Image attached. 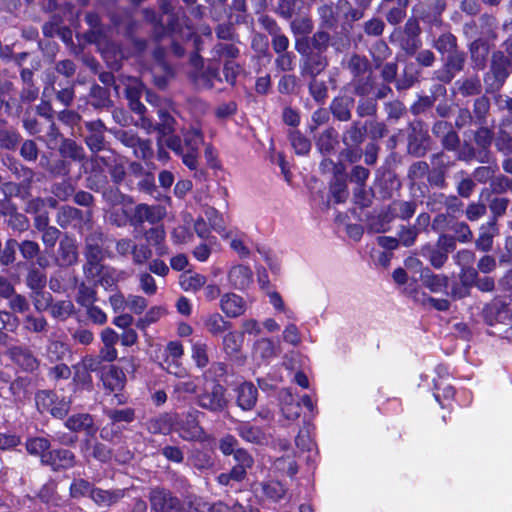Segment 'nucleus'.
I'll use <instances>...</instances> for the list:
<instances>
[{
    "label": "nucleus",
    "instance_id": "f257e3e1",
    "mask_svg": "<svg viewBox=\"0 0 512 512\" xmlns=\"http://www.w3.org/2000/svg\"><path fill=\"white\" fill-rule=\"evenodd\" d=\"M165 143L167 147L181 156L183 163L189 169L197 168L199 148L203 143V135L199 129L191 128L184 133V145L178 137H168Z\"/></svg>",
    "mask_w": 512,
    "mask_h": 512
},
{
    "label": "nucleus",
    "instance_id": "f03ea898",
    "mask_svg": "<svg viewBox=\"0 0 512 512\" xmlns=\"http://www.w3.org/2000/svg\"><path fill=\"white\" fill-rule=\"evenodd\" d=\"M151 509L155 512H181V504L169 490L156 487L149 495Z\"/></svg>",
    "mask_w": 512,
    "mask_h": 512
},
{
    "label": "nucleus",
    "instance_id": "7ed1b4c3",
    "mask_svg": "<svg viewBox=\"0 0 512 512\" xmlns=\"http://www.w3.org/2000/svg\"><path fill=\"white\" fill-rule=\"evenodd\" d=\"M225 389L215 382H208L205 391L199 396V405L211 411H220L225 408L227 400L224 395Z\"/></svg>",
    "mask_w": 512,
    "mask_h": 512
},
{
    "label": "nucleus",
    "instance_id": "20e7f679",
    "mask_svg": "<svg viewBox=\"0 0 512 512\" xmlns=\"http://www.w3.org/2000/svg\"><path fill=\"white\" fill-rule=\"evenodd\" d=\"M56 400V394L51 391H41L36 395V404L39 409L48 410L54 417L62 418L68 413L70 401L62 399L57 402Z\"/></svg>",
    "mask_w": 512,
    "mask_h": 512
},
{
    "label": "nucleus",
    "instance_id": "39448f33",
    "mask_svg": "<svg viewBox=\"0 0 512 512\" xmlns=\"http://www.w3.org/2000/svg\"><path fill=\"white\" fill-rule=\"evenodd\" d=\"M115 201L109 210V220L117 226H123L128 221L131 222V213L133 210V202L123 195H114Z\"/></svg>",
    "mask_w": 512,
    "mask_h": 512
},
{
    "label": "nucleus",
    "instance_id": "423d86ee",
    "mask_svg": "<svg viewBox=\"0 0 512 512\" xmlns=\"http://www.w3.org/2000/svg\"><path fill=\"white\" fill-rule=\"evenodd\" d=\"M220 309L228 318H237L246 312L247 303L240 295L228 292L220 298Z\"/></svg>",
    "mask_w": 512,
    "mask_h": 512
},
{
    "label": "nucleus",
    "instance_id": "0eeeda50",
    "mask_svg": "<svg viewBox=\"0 0 512 512\" xmlns=\"http://www.w3.org/2000/svg\"><path fill=\"white\" fill-rule=\"evenodd\" d=\"M163 216L164 210L160 206H148L146 204L133 205L131 223L136 225L147 221L154 224L160 221Z\"/></svg>",
    "mask_w": 512,
    "mask_h": 512
},
{
    "label": "nucleus",
    "instance_id": "6e6552de",
    "mask_svg": "<svg viewBox=\"0 0 512 512\" xmlns=\"http://www.w3.org/2000/svg\"><path fill=\"white\" fill-rule=\"evenodd\" d=\"M167 358L162 364L168 373L176 376H183L184 369L180 367L178 361L184 354L183 345L179 341H170L166 346Z\"/></svg>",
    "mask_w": 512,
    "mask_h": 512
},
{
    "label": "nucleus",
    "instance_id": "1a4fd4ad",
    "mask_svg": "<svg viewBox=\"0 0 512 512\" xmlns=\"http://www.w3.org/2000/svg\"><path fill=\"white\" fill-rule=\"evenodd\" d=\"M157 113L159 117V123L156 127L152 125V122L149 119L143 116L140 119L142 127L147 131H151L152 129L157 130L161 138L169 136L175 130L174 118L170 115L169 112L162 108H160Z\"/></svg>",
    "mask_w": 512,
    "mask_h": 512
},
{
    "label": "nucleus",
    "instance_id": "9d476101",
    "mask_svg": "<svg viewBox=\"0 0 512 512\" xmlns=\"http://www.w3.org/2000/svg\"><path fill=\"white\" fill-rule=\"evenodd\" d=\"M42 463L50 465L54 470L68 469L74 466L75 456L66 449L54 450L42 455Z\"/></svg>",
    "mask_w": 512,
    "mask_h": 512
},
{
    "label": "nucleus",
    "instance_id": "9b49d317",
    "mask_svg": "<svg viewBox=\"0 0 512 512\" xmlns=\"http://www.w3.org/2000/svg\"><path fill=\"white\" fill-rule=\"evenodd\" d=\"M228 281L233 288L245 290L253 281L252 271L243 265L233 266L228 272Z\"/></svg>",
    "mask_w": 512,
    "mask_h": 512
},
{
    "label": "nucleus",
    "instance_id": "f8f14e48",
    "mask_svg": "<svg viewBox=\"0 0 512 512\" xmlns=\"http://www.w3.org/2000/svg\"><path fill=\"white\" fill-rule=\"evenodd\" d=\"M102 382L110 392L121 391L126 383V376L122 369L116 366H110L102 375Z\"/></svg>",
    "mask_w": 512,
    "mask_h": 512
},
{
    "label": "nucleus",
    "instance_id": "ddd939ff",
    "mask_svg": "<svg viewBox=\"0 0 512 512\" xmlns=\"http://www.w3.org/2000/svg\"><path fill=\"white\" fill-rule=\"evenodd\" d=\"M10 358L26 371H33L38 366L37 359L26 348L15 346L9 350Z\"/></svg>",
    "mask_w": 512,
    "mask_h": 512
},
{
    "label": "nucleus",
    "instance_id": "4468645a",
    "mask_svg": "<svg viewBox=\"0 0 512 512\" xmlns=\"http://www.w3.org/2000/svg\"><path fill=\"white\" fill-rule=\"evenodd\" d=\"M257 401V389L249 382L240 384L237 388V402L243 410H250Z\"/></svg>",
    "mask_w": 512,
    "mask_h": 512
},
{
    "label": "nucleus",
    "instance_id": "2eb2a0df",
    "mask_svg": "<svg viewBox=\"0 0 512 512\" xmlns=\"http://www.w3.org/2000/svg\"><path fill=\"white\" fill-rule=\"evenodd\" d=\"M281 411L288 420H295L300 416L301 407L298 401H295L289 389L280 393Z\"/></svg>",
    "mask_w": 512,
    "mask_h": 512
},
{
    "label": "nucleus",
    "instance_id": "dca6fc26",
    "mask_svg": "<svg viewBox=\"0 0 512 512\" xmlns=\"http://www.w3.org/2000/svg\"><path fill=\"white\" fill-rule=\"evenodd\" d=\"M86 256L90 265L89 273L92 275L99 274V262L104 258V252L96 239H88Z\"/></svg>",
    "mask_w": 512,
    "mask_h": 512
},
{
    "label": "nucleus",
    "instance_id": "f3484780",
    "mask_svg": "<svg viewBox=\"0 0 512 512\" xmlns=\"http://www.w3.org/2000/svg\"><path fill=\"white\" fill-rule=\"evenodd\" d=\"M179 434L185 440L202 439L203 430L199 426L194 415L189 414L185 421L180 424Z\"/></svg>",
    "mask_w": 512,
    "mask_h": 512
},
{
    "label": "nucleus",
    "instance_id": "a211bd4d",
    "mask_svg": "<svg viewBox=\"0 0 512 512\" xmlns=\"http://www.w3.org/2000/svg\"><path fill=\"white\" fill-rule=\"evenodd\" d=\"M277 355L275 343L269 338H261L254 344L253 356L257 360L268 361Z\"/></svg>",
    "mask_w": 512,
    "mask_h": 512
},
{
    "label": "nucleus",
    "instance_id": "6ab92c4d",
    "mask_svg": "<svg viewBox=\"0 0 512 512\" xmlns=\"http://www.w3.org/2000/svg\"><path fill=\"white\" fill-rule=\"evenodd\" d=\"M180 286L188 292H196L204 287L206 277L202 274L187 271L181 274L179 279Z\"/></svg>",
    "mask_w": 512,
    "mask_h": 512
},
{
    "label": "nucleus",
    "instance_id": "aec40b11",
    "mask_svg": "<svg viewBox=\"0 0 512 512\" xmlns=\"http://www.w3.org/2000/svg\"><path fill=\"white\" fill-rule=\"evenodd\" d=\"M204 217L208 220L210 227L219 233L222 237H229L224 217L218 213L213 207H206L203 212Z\"/></svg>",
    "mask_w": 512,
    "mask_h": 512
},
{
    "label": "nucleus",
    "instance_id": "412c9836",
    "mask_svg": "<svg viewBox=\"0 0 512 512\" xmlns=\"http://www.w3.org/2000/svg\"><path fill=\"white\" fill-rule=\"evenodd\" d=\"M421 278L424 286L433 293L443 292L448 287L449 280L445 275L425 272L422 274Z\"/></svg>",
    "mask_w": 512,
    "mask_h": 512
},
{
    "label": "nucleus",
    "instance_id": "4be33fe9",
    "mask_svg": "<svg viewBox=\"0 0 512 512\" xmlns=\"http://www.w3.org/2000/svg\"><path fill=\"white\" fill-rule=\"evenodd\" d=\"M237 431L243 440L250 443L261 444L265 440V434L262 430L248 422L239 424Z\"/></svg>",
    "mask_w": 512,
    "mask_h": 512
},
{
    "label": "nucleus",
    "instance_id": "5701e85b",
    "mask_svg": "<svg viewBox=\"0 0 512 512\" xmlns=\"http://www.w3.org/2000/svg\"><path fill=\"white\" fill-rule=\"evenodd\" d=\"M204 325L210 334L219 335L228 329L230 323L219 313H212L204 318Z\"/></svg>",
    "mask_w": 512,
    "mask_h": 512
},
{
    "label": "nucleus",
    "instance_id": "b1692460",
    "mask_svg": "<svg viewBox=\"0 0 512 512\" xmlns=\"http://www.w3.org/2000/svg\"><path fill=\"white\" fill-rule=\"evenodd\" d=\"M191 357L197 367L204 368L209 363L208 345L200 340L192 341Z\"/></svg>",
    "mask_w": 512,
    "mask_h": 512
},
{
    "label": "nucleus",
    "instance_id": "393cba45",
    "mask_svg": "<svg viewBox=\"0 0 512 512\" xmlns=\"http://www.w3.org/2000/svg\"><path fill=\"white\" fill-rule=\"evenodd\" d=\"M172 428V418L169 415H160L147 422V429L153 434H167Z\"/></svg>",
    "mask_w": 512,
    "mask_h": 512
},
{
    "label": "nucleus",
    "instance_id": "a878e982",
    "mask_svg": "<svg viewBox=\"0 0 512 512\" xmlns=\"http://www.w3.org/2000/svg\"><path fill=\"white\" fill-rule=\"evenodd\" d=\"M434 382V397L442 407H445V401H450L455 395V390L448 382L439 383L436 380Z\"/></svg>",
    "mask_w": 512,
    "mask_h": 512
},
{
    "label": "nucleus",
    "instance_id": "bb28decb",
    "mask_svg": "<svg viewBox=\"0 0 512 512\" xmlns=\"http://www.w3.org/2000/svg\"><path fill=\"white\" fill-rule=\"evenodd\" d=\"M188 512H229V506L224 503L209 505L200 498L191 502Z\"/></svg>",
    "mask_w": 512,
    "mask_h": 512
},
{
    "label": "nucleus",
    "instance_id": "cd10ccee",
    "mask_svg": "<svg viewBox=\"0 0 512 512\" xmlns=\"http://www.w3.org/2000/svg\"><path fill=\"white\" fill-rule=\"evenodd\" d=\"M90 497L99 505L109 506L122 497V492H110L107 490L93 489L91 491Z\"/></svg>",
    "mask_w": 512,
    "mask_h": 512
},
{
    "label": "nucleus",
    "instance_id": "c85d7f7f",
    "mask_svg": "<svg viewBox=\"0 0 512 512\" xmlns=\"http://www.w3.org/2000/svg\"><path fill=\"white\" fill-rule=\"evenodd\" d=\"M228 234H230V236L224 238L230 239V247L240 257H247L250 254V250L247 246L245 236L243 234L234 233L233 231H228Z\"/></svg>",
    "mask_w": 512,
    "mask_h": 512
},
{
    "label": "nucleus",
    "instance_id": "c756f323",
    "mask_svg": "<svg viewBox=\"0 0 512 512\" xmlns=\"http://www.w3.org/2000/svg\"><path fill=\"white\" fill-rule=\"evenodd\" d=\"M66 427L72 431L89 429L92 426V418L88 414H77L68 418Z\"/></svg>",
    "mask_w": 512,
    "mask_h": 512
},
{
    "label": "nucleus",
    "instance_id": "7c9ffc66",
    "mask_svg": "<svg viewBox=\"0 0 512 512\" xmlns=\"http://www.w3.org/2000/svg\"><path fill=\"white\" fill-rule=\"evenodd\" d=\"M269 303L273 306L276 312L283 313L287 319H294V312L288 308L283 298L278 292L272 291L268 293Z\"/></svg>",
    "mask_w": 512,
    "mask_h": 512
},
{
    "label": "nucleus",
    "instance_id": "2f4dec72",
    "mask_svg": "<svg viewBox=\"0 0 512 512\" xmlns=\"http://www.w3.org/2000/svg\"><path fill=\"white\" fill-rule=\"evenodd\" d=\"M50 447V443L47 439L36 437L30 438L26 442V449L32 455H46V450Z\"/></svg>",
    "mask_w": 512,
    "mask_h": 512
},
{
    "label": "nucleus",
    "instance_id": "473e14b6",
    "mask_svg": "<svg viewBox=\"0 0 512 512\" xmlns=\"http://www.w3.org/2000/svg\"><path fill=\"white\" fill-rule=\"evenodd\" d=\"M263 494L273 501L280 500L285 494V488L278 481H269L262 485Z\"/></svg>",
    "mask_w": 512,
    "mask_h": 512
},
{
    "label": "nucleus",
    "instance_id": "72a5a7b5",
    "mask_svg": "<svg viewBox=\"0 0 512 512\" xmlns=\"http://www.w3.org/2000/svg\"><path fill=\"white\" fill-rule=\"evenodd\" d=\"M243 339L237 332H229L223 338V347L226 353L233 354L239 351Z\"/></svg>",
    "mask_w": 512,
    "mask_h": 512
},
{
    "label": "nucleus",
    "instance_id": "f704fd0d",
    "mask_svg": "<svg viewBox=\"0 0 512 512\" xmlns=\"http://www.w3.org/2000/svg\"><path fill=\"white\" fill-rule=\"evenodd\" d=\"M129 255L132 256L135 264H143L151 257L152 252L148 246L137 245L132 241V247L129 249Z\"/></svg>",
    "mask_w": 512,
    "mask_h": 512
},
{
    "label": "nucleus",
    "instance_id": "c9c22d12",
    "mask_svg": "<svg viewBox=\"0 0 512 512\" xmlns=\"http://www.w3.org/2000/svg\"><path fill=\"white\" fill-rule=\"evenodd\" d=\"M290 141L297 154H307L310 150L311 144L309 140L298 132L290 134Z\"/></svg>",
    "mask_w": 512,
    "mask_h": 512
},
{
    "label": "nucleus",
    "instance_id": "e433bc0d",
    "mask_svg": "<svg viewBox=\"0 0 512 512\" xmlns=\"http://www.w3.org/2000/svg\"><path fill=\"white\" fill-rule=\"evenodd\" d=\"M283 340L293 346H298L301 343V334L298 327L293 324H287L282 333Z\"/></svg>",
    "mask_w": 512,
    "mask_h": 512
},
{
    "label": "nucleus",
    "instance_id": "4c0bfd02",
    "mask_svg": "<svg viewBox=\"0 0 512 512\" xmlns=\"http://www.w3.org/2000/svg\"><path fill=\"white\" fill-rule=\"evenodd\" d=\"M67 352V347L64 343L59 341H52L47 348V357L50 361L61 360Z\"/></svg>",
    "mask_w": 512,
    "mask_h": 512
},
{
    "label": "nucleus",
    "instance_id": "58836bf2",
    "mask_svg": "<svg viewBox=\"0 0 512 512\" xmlns=\"http://www.w3.org/2000/svg\"><path fill=\"white\" fill-rule=\"evenodd\" d=\"M108 417L112 422H126L130 423L134 420V410L130 408H125L121 410H110L108 411Z\"/></svg>",
    "mask_w": 512,
    "mask_h": 512
},
{
    "label": "nucleus",
    "instance_id": "ea45409f",
    "mask_svg": "<svg viewBox=\"0 0 512 512\" xmlns=\"http://www.w3.org/2000/svg\"><path fill=\"white\" fill-rule=\"evenodd\" d=\"M95 300V292L92 288L82 284L78 288L77 302L84 307H89Z\"/></svg>",
    "mask_w": 512,
    "mask_h": 512
},
{
    "label": "nucleus",
    "instance_id": "a19ab883",
    "mask_svg": "<svg viewBox=\"0 0 512 512\" xmlns=\"http://www.w3.org/2000/svg\"><path fill=\"white\" fill-rule=\"evenodd\" d=\"M237 111V105L233 101H229L226 103H221L215 109V116L220 120H225L232 115H234Z\"/></svg>",
    "mask_w": 512,
    "mask_h": 512
},
{
    "label": "nucleus",
    "instance_id": "79ce46f5",
    "mask_svg": "<svg viewBox=\"0 0 512 512\" xmlns=\"http://www.w3.org/2000/svg\"><path fill=\"white\" fill-rule=\"evenodd\" d=\"M296 446L301 451H308L310 452L314 446L313 441L310 437V433L308 429L304 428L301 429L296 437L295 440Z\"/></svg>",
    "mask_w": 512,
    "mask_h": 512
},
{
    "label": "nucleus",
    "instance_id": "37998d69",
    "mask_svg": "<svg viewBox=\"0 0 512 512\" xmlns=\"http://www.w3.org/2000/svg\"><path fill=\"white\" fill-rule=\"evenodd\" d=\"M92 490L90 483L83 479L75 480L70 487V492L73 497L90 495Z\"/></svg>",
    "mask_w": 512,
    "mask_h": 512
},
{
    "label": "nucleus",
    "instance_id": "c03bdc74",
    "mask_svg": "<svg viewBox=\"0 0 512 512\" xmlns=\"http://www.w3.org/2000/svg\"><path fill=\"white\" fill-rule=\"evenodd\" d=\"M326 65L327 62L324 58L315 56L308 59L306 69L310 75L316 76L326 67Z\"/></svg>",
    "mask_w": 512,
    "mask_h": 512
},
{
    "label": "nucleus",
    "instance_id": "a18cd8bd",
    "mask_svg": "<svg viewBox=\"0 0 512 512\" xmlns=\"http://www.w3.org/2000/svg\"><path fill=\"white\" fill-rule=\"evenodd\" d=\"M140 287L147 295H153L157 291V286L154 278L148 273H141L139 276Z\"/></svg>",
    "mask_w": 512,
    "mask_h": 512
},
{
    "label": "nucleus",
    "instance_id": "49530a36",
    "mask_svg": "<svg viewBox=\"0 0 512 512\" xmlns=\"http://www.w3.org/2000/svg\"><path fill=\"white\" fill-rule=\"evenodd\" d=\"M331 193L337 203L344 202L348 197L346 184L338 180L335 181L331 185Z\"/></svg>",
    "mask_w": 512,
    "mask_h": 512
},
{
    "label": "nucleus",
    "instance_id": "de8ad7c7",
    "mask_svg": "<svg viewBox=\"0 0 512 512\" xmlns=\"http://www.w3.org/2000/svg\"><path fill=\"white\" fill-rule=\"evenodd\" d=\"M198 383L199 379H187L184 381H179L175 385V392L179 393L180 395L195 393Z\"/></svg>",
    "mask_w": 512,
    "mask_h": 512
},
{
    "label": "nucleus",
    "instance_id": "09e8293b",
    "mask_svg": "<svg viewBox=\"0 0 512 512\" xmlns=\"http://www.w3.org/2000/svg\"><path fill=\"white\" fill-rule=\"evenodd\" d=\"M126 306L134 313L140 314L147 307V302L143 297L133 295L126 300Z\"/></svg>",
    "mask_w": 512,
    "mask_h": 512
},
{
    "label": "nucleus",
    "instance_id": "8fccbe9b",
    "mask_svg": "<svg viewBox=\"0 0 512 512\" xmlns=\"http://www.w3.org/2000/svg\"><path fill=\"white\" fill-rule=\"evenodd\" d=\"M239 72L240 67L235 61L229 60L225 63L223 73L228 83L233 84Z\"/></svg>",
    "mask_w": 512,
    "mask_h": 512
},
{
    "label": "nucleus",
    "instance_id": "3c124183",
    "mask_svg": "<svg viewBox=\"0 0 512 512\" xmlns=\"http://www.w3.org/2000/svg\"><path fill=\"white\" fill-rule=\"evenodd\" d=\"M310 92L313 98L320 102L326 98L327 88L323 82L314 79L310 83Z\"/></svg>",
    "mask_w": 512,
    "mask_h": 512
},
{
    "label": "nucleus",
    "instance_id": "603ef678",
    "mask_svg": "<svg viewBox=\"0 0 512 512\" xmlns=\"http://www.w3.org/2000/svg\"><path fill=\"white\" fill-rule=\"evenodd\" d=\"M45 276L40 271H31L28 275L27 282L31 289L39 290L45 285Z\"/></svg>",
    "mask_w": 512,
    "mask_h": 512
},
{
    "label": "nucleus",
    "instance_id": "864d4df0",
    "mask_svg": "<svg viewBox=\"0 0 512 512\" xmlns=\"http://www.w3.org/2000/svg\"><path fill=\"white\" fill-rule=\"evenodd\" d=\"M99 361L93 357H87L83 360V368L85 370L82 378L83 384L91 383V376L88 371H95L98 369Z\"/></svg>",
    "mask_w": 512,
    "mask_h": 512
},
{
    "label": "nucleus",
    "instance_id": "5fc2aeb1",
    "mask_svg": "<svg viewBox=\"0 0 512 512\" xmlns=\"http://www.w3.org/2000/svg\"><path fill=\"white\" fill-rule=\"evenodd\" d=\"M21 439L19 436L11 433H0V449H10L19 445Z\"/></svg>",
    "mask_w": 512,
    "mask_h": 512
},
{
    "label": "nucleus",
    "instance_id": "6e6d98bb",
    "mask_svg": "<svg viewBox=\"0 0 512 512\" xmlns=\"http://www.w3.org/2000/svg\"><path fill=\"white\" fill-rule=\"evenodd\" d=\"M19 249L24 258L31 259L37 255L39 246L36 242L27 240L21 243Z\"/></svg>",
    "mask_w": 512,
    "mask_h": 512
},
{
    "label": "nucleus",
    "instance_id": "4d7b16f0",
    "mask_svg": "<svg viewBox=\"0 0 512 512\" xmlns=\"http://www.w3.org/2000/svg\"><path fill=\"white\" fill-rule=\"evenodd\" d=\"M460 279L465 288H468L476 283L477 271L472 267L462 268Z\"/></svg>",
    "mask_w": 512,
    "mask_h": 512
},
{
    "label": "nucleus",
    "instance_id": "13d9d810",
    "mask_svg": "<svg viewBox=\"0 0 512 512\" xmlns=\"http://www.w3.org/2000/svg\"><path fill=\"white\" fill-rule=\"evenodd\" d=\"M236 446L237 440L233 436L227 435L220 440L219 448L223 454L230 455L235 453Z\"/></svg>",
    "mask_w": 512,
    "mask_h": 512
},
{
    "label": "nucleus",
    "instance_id": "bf43d9fd",
    "mask_svg": "<svg viewBox=\"0 0 512 512\" xmlns=\"http://www.w3.org/2000/svg\"><path fill=\"white\" fill-rule=\"evenodd\" d=\"M17 243L15 241H8L0 257V261L4 265L12 263L15 259V248Z\"/></svg>",
    "mask_w": 512,
    "mask_h": 512
},
{
    "label": "nucleus",
    "instance_id": "052dcab7",
    "mask_svg": "<svg viewBox=\"0 0 512 512\" xmlns=\"http://www.w3.org/2000/svg\"><path fill=\"white\" fill-rule=\"evenodd\" d=\"M165 314H166V310L163 307H160V306L152 307L145 314V317L142 320V322L149 325V324L154 323L157 320H159Z\"/></svg>",
    "mask_w": 512,
    "mask_h": 512
},
{
    "label": "nucleus",
    "instance_id": "680f3d73",
    "mask_svg": "<svg viewBox=\"0 0 512 512\" xmlns=\"http://www.w3.org/2000/svg\"><path fill=\"white\" fill-rule=\"evenodd\" d=\"M241 327L243 334L259 335L261 333L260 323L256 319H245Z\"/></svg>",
    "mask_w": 512,
    "mask_h": 512
},
{
    "label": "nucleus",
    "instance_id": "e2e57ef3",
    "mask_svg": "<svg viewBox=\"0 0 512 512\" xmlns=\"http://www.w3.org/2000/svg\"><path fill=\"white\" fill-rule=\"evenodd\" d=\"M455 45V38L451 34H443L436 41L435 47L441 51L446 52L451 50Z\"/></svg>",
    "mask_w": 512,
    "mask_h": 512
},
{
    "label": "nucleus",
    "instance_id": "0e129e2a",
    "mask_svg": "<svg viewBox=\"0 0 512 512\" xmlns=\"http://www.w3.org/2000/svg\"><path fill=\"white\" fill-rule=\"evenodd\" d=\"M134 154L138 158H149L152 155L150 142L139 139L136 147L134 148Z\"/></svg>",
    "mask_w": 512,
    "mask_h": 512
},
{
    "label": "nucleus",
    "instance_id": "69168bd1",
    "mask_svg": "<svg viewBox=\"0 0 512 512\" xmlns=\"http://www.w3.org/2000/svg\"><path fill=\"white\" fill-rule=\"evenodd\" d=\"M234 459L237 462V465L248 469L251 468L253 464L252 457L243 449H237L234 453Z\"/></svg>",
    "mask_w": 512,
    "mask_h": 512
},
{
    "label": "nucleus",
    "instance_id": "338daca9",
    "mask_svg": "<svg viewBox=\"0 0 512 512\" xmlns=\"http://www.w3.org/2000/svg\"><path fill=\"white\" fill-rule=\"evenodd\" d=\"M234 459L237 462V465L248 469L251 468L253 464L252 457L243 449H237L234 453Z\"/></svg>",
    "mask_w": 512,
    "mask_h": 512
},
{
    "label": "nucleus",
    "instance_id": "774afa93",
    "mask_svg": "<svg viewBox=\"0 0 512 512\" xmlns=\"http://www.w3.org/2000/svg\"><path fill=\"white\" fill-rule=\"evenodd\" d=\"M59 237V230L55 227H48L43 231L42 241L48 247H53Z\"/></svg>",
    "mask_w": 512,
    "mask_h": 512
}]
</instances>
